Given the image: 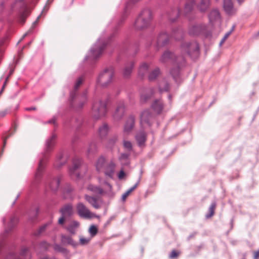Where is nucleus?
I'll list each match as a JSON object with an SVG mask.
<instances>
[{
	"label": "nucleus",
	"mask_w": 259,
	"mask_h": 259,
	"mask_svg": "<svg viewBox=\"0 0 259 259\" xmlns=\"http://www.w3.org/2000/svg\"><path fill=\"white\" fill-rule=\"evenodd\" d=\"M209 22L212 25H219L220 24V16L219 11L217 10L212 11L209 15Z\"/></svg>",
	"instance_id": "obj_14"
},
{
	"label": "nucleus",
	"mask_w": 259,
	"mask_h": 259,
	"mask_svg": "<svg viewBox=\"0 0 259 259\" xmlns=\"http://www.w3.org/2000/svg\"><path fill=\"white\" fill-rule=\"evenodd\" d=\"M49 122V123L55 124V119H52V120H50Z\"/></svg>",
	"instance_id": "obj_59"
},
{
	"label": "nucleus",
	"mask_w": 259,
	"mask_h": 259,
	"mask_svg": "<svg viewBox=\"0 0 259 259\" xmlns=\"http://www.w3.org/2000/svg\"><path fill=\"white\" fill-rule=\"evenodd\" d=\"M210 5V0H201L199 8L201 11H205Z\"/></svg>",
	"instance_id": "obj_30"
},
{
	"label": "nucleus",
	"mask_w": 259,
	"mask_h": 259,
	"mask_svg": "<svg viewBox=\"0 0 259 259\" xmlns=\"http://www.w3.org/2000/svg\"><path fill=\"white\" fill-rule=\"evenodd\" d=\"M22 1H23V0H16L15 4H16V3H20V5L21 6V4H22Z\"/></svg>",
	"instance_id": "obj_58"
},
{
	"label": "nucleus",
	"mask_w": 259,
	"mask_h": 259,
	"mask_svg": "<svg viewBox=\"0 0 259 259\" xmlns=\"http://www.w3.org/2000/svg\"><path fill=\"white\" fill-rule=\"evenodd\" d=\"M122 157H125V158H126L127 157V155H126V154H122Z\"/></svg>",
	"instance_id": "obj_62"
},
{
	"label": "nucleus",
	"mask_w": 259,
	"mask_h": 259,
	"mask_svg": "<svg viewBox=\"0 0 259 259\" xmlns=\"http://www.w3.org/2000/svg\"><path fill=\"white\" fill-rule=\"evenodd\" d=\"M8 112V111L7 110H5L0 111V117H5L7 115Z\"/></svg>",
	"instance_id": "obj_50"
},
{
	"label": "nucleus",
	"mask_w": 259,
	"mask_h": 259,
	"mask_svg": "<svg viewBox=\"0 0 259 259\" xmlns=\"http://www.w3.org/2000/svg\"><path fill=\"white\" fill-rule=\"evenodd\" d=\"M152 107L156 112L160 113L163 109V105L160 100H155L153 103Z\"/></svg>",
	"instance_id": "obj_24"
},
{
	"label": "nucleus",
	"mask_w": 259,
	"mask_h": 259,
	"mask_svg": "<svg viewBox=\"0 0 259 259\" xmlns=\"http://www.w3.org/2000/svg\"><path fill=\"white\" fill-rule=\"evenodd\" d=\"M108 132V125L106 124H104L99 128V134L101 137H105L107 134Z\"/></svg>",
	"instance_id": "obj_32"
},
{
	"label": "nucleus",
	"mask_w": 259,
	"mask_h": 259,
	"mask_svg": "<svg viewBox=\"0 0 259 259\" xmlns=\"http://www.w3.org/2000/svg\"><path fill=\"white\" fill-rule=\"evenodd\" d=\"M82 82H83V78H82V77H79V78L77 79V81H76V83H75V85H74V90H77V89H78V88L80 86V85L82 84Z\"/></svg>",
	"instance_id": "obj_44"
},
{
	"label": "nucleus",
	"mask_w": 259,
	"mask_h": 259,
	"mask_svg": "<svg viewBox=\"0 0 259 259\" xmlns=\"http://www.w3.org/2000/svg\"><path fill=\"white\" fill-rule=\"evenodd\" d=\"M81 167L82 168L86 169L85 166L81 165V161L79 159H75L73 161L72 166L69 169V172L71 175H75L77 178H79L82 177L80 174H78L77 171L78 168Z\"/></svg>",
	"instance_id": "obj_10"
},
{
	"label": "nucleus",
	"mask_w": 259,
	"mask_h": 259,
	"mask_svg": "<svg viewBox=\"0 0 259 259\" xmlns=\"http://www.w3.org/2000/svg\"><path fill=\"white\" fill-rule=\"evenodd\" d=\"M11 135H12V134H10L8 135L7 136H6L5 138H4V139H3V149H2V152H3L4 147L6 145L7 139H9L11 136Z\"/></svg>",
	"instance_id": "obj_46"
},
{
	"label": "nucleus",
	"mask_w": 259,
	"mask_h": 259,
	"mask_svg": "<svg viewBox=\"0 0 259 259\" xmlns=\"http://www.w3.org/2000/svg\"><path fill=\"white\" fill-rule=\"evenodd\" d=\"M224 9L225 11L229 15L235 13V10L233 8L232 0H224Z\"/></svg>",
	"instance_id": "obj_15"
},
{
	"label": "nucleus",
	"mask_w": 259,
	"mask_h": 259,
	"mask_svg": "<svg viewBox=\"0 0 259 259\" xmlns=\"http://www.w3.org/2000/svg\"><path fill=\"white\" fill-rule=\"evenodd\" d=\"M154 91L153 89L147 90L145 93L142 94L141 96L142 101H146L148 99L150 98L153 94Z\"/></svg>",
	"instance_id": "obj_31"
},
{
	"label": "nucleus",
	"mask_w": 259,
	"mask_h": 259,
	"mask_svg": "<svg viewBox=\"0 0 259 259\" xmlns=\"http://www.w3.org/2000/svg\"><path fill=\"white\" fill-rule=\"evenodd\" d=\"M8 80V77L6 78V81H5V83H4V85H3V88H2V89L1 91L0 92V95H1V94H2V93L3 92V90L4 89L5 87V85H6V83H7V82Z\"/></svg>",
	"instance_id": "obj_55"
},
{
	"label": "nucleus",
	"mask_w": 259,
	"mask_h": 259,
	"mask_svg": "<svg viewBox=\"0 0 259 259\" xmlns=\"http://www.w3.org/2000/svg\"><path fill=\"white\" fill-rule=\"evenodd\" d=\"M28 33H26L25 34H24L22 38V39H23L27 35Z\"/></svg>",
	"instance_id": "obj_63"
},
{
	"label": "nucleus",
	"mask_w": 259,
	"mask_h": 259,
	"mask_svg": "<svg viewBox=\"0 0 259 259\" xmlns=\"http://www.w3.org/2000/svg\"><path fill=\"white\" fill-rule=\"evenodd\" d=\"M96 149V146L94 144H92L90 145L89 148L88 149V152L91 153L93 152Z\"/></svg>",
	"instance_id": "obj_47"
},
{
	"label": "nucleus",
	"mask_w": 259,
	"mask_h": 259,
	"mask_svg": "<svg viewBox=\"0 0 259 259\" xmlns=\"http://www.w3.org/2000/svg\"><path fill=\"white\" fill-rule=\"evenodd\" d=\"M83 103H81V105H80V107H82L84 103L86 102L87 101V97H86V93H84V95H83Z\"/></svg>",
	"instance_id": "obj_54"
},
{
	"label": "nucleus",
	"mask_w": 259,
	"mask_h": 259,
	"mask_svg": "<svg viewBox=\"0 0 259 259\" xmlns=\"http://www.w3.org/2000/svg\"><path fill=\"white\" fill-rule=\"evenodd\" d=\"M149 69V65L146 63H143L140 66L139 74L141 76H144L147 72Z\"/></svg>",
	"instance_id": "obj_29"
},
{
	"label": "nucleus",
	"mask_w": 259,
	"mask_h": 259,
	"mask_svg": "<svg viewBox=\"0 0 259 259\" xmlns=\"http://www.w3.org/2000/svg\"><path fill=\"white\" fill-rule=\"evenodd\" d=\"M76 210L78 215L83 218L91 219L97 217L96 215L92 212L82 203L79 202L76 205Z\"/></svg>",
	"instance_id": "obj_6"
},
{
	"label": "nucleus",
	"mask_w": 259,
	"mask_h": 259,
	"mask_svg": "<svg viewBox=\"0 0 259 259\" xmlns=\"http://www.w3.org/2000/svg\"><path fill=\"white\" fill-rule=\"evenodd\" d=\"M123 146L128 151H131L132 150V144L131 142L127 141H123Z\"/></svg>",
	"instance_id": "obj_41"
},
{
	"label": "nucleus",
	"mask_w": 259,
	"mask_h": 259,
	"mask_svg": "<svg viewBox=\"0 0 259 259\" xmlns=\"http://www.w3.org/2000/svg\"><path fill=\"white\" fill-rule=\"evenodd\" d=\"M66 217H63V215L62 216V217H61L59 220H58V223L60 225H62L64 223V221H65V218Z\"/></svg>",
	"instance_id": "obj_53"
},
{
	"label": "nucleus",
	"mask_w": 259,
	"mask_h": 259,
	"mask_svg": "<svg viewBox=\"0 0 259 259\" xmlns=\"http://www.w3.org/2000/svg\"><path fill=\"white\" fill-rule=\"evenodd\" d=\"M125 113V105L123 102H119L117 105L115 111L113 114V117L116 120L120 119L124 115Z\"/></svg>",
	"instance_id": "obj_11"
},
{
	"label": "nucleus",
	"mask_w": 259,
	"mask_h": 259,
	"mask_svg": "<svg viewBox=\"0 0 259 259\" xmlns=\"http://www.w3.org/2000/svg\"><path fill=\"white\" fill-rule=\"evenodd\" d=\"M135 122V117L133 115H130L127 118L123 127V134L127 136L133 131Z\"/></svg>",
	"instance_id": "obj_8"
},
{
	"label": "nucleus",
	"mask_w": 259,
	"mask_h": 259,
	"mask_svg": "<svg viewBox=\"0 0 259 259\" xmlns=\"http://www.w3.org/2000/svg\"><path fill=\"white\" fill-rule=\"evenodd\" d=\"M108 162H106L105 159L103 157H100L96 162V167L97 171L99 172L103 171Z\"/></svg>",
	"instance_id": "obj_19"
},
{
	"label": "nucleus",
	"mask_w": 259,
	"mask_h": 259,
	"mask_svg": "<svg viewBox=\"0 0 259 259\" xmlns=\"http://www.w3.org/2000/svg\"><path fill=\"white\" fill-rule=\"evenodd\" d=\"M125 173L123 170H121L118 174V178L119 179H122L124 177Z\"/></svg>",
	"instance_id": "obj_52"
},
{
	"label": "nucleus",
	"mask_w": 259,
	"mask_h": 259,
	"mask_svg": "<svg viewBox=\"0 0 259 259\" xmlns=\"http://www.w3.org/2000/svg\"><path fill=\"white\" fill-rule=\"evenodd\" d=\"M195 4V2L194 0H189L185 5L184 8V13L186 14L191 12Z\"/></svg>",
	"instance_id": "obj_28"
},
{
	"label": "nucleus",
	"mask_w": 259,
	"mask_h": 259,
	"mask_svg": "<svg viewBox=\"0 0 259 259\" xmlns=\"http://www.w3.org/2000/svg\"><path fill=\"white\" fill-rule=\"evenodd\" d=\"M226 39H224V38H223L220 42V45H222L226 41Z\"/></svg>",
	"instance_id": "obj_60"
},
{
	"label": "nucleus",
	"mask_w": 259,
	"mask_h": 259,
	"mask_svg": "<svg viewBox=\"0 0 259 259\" xmlns=\"http://www.w3.org/2000/svg\"><path fill=\"white\" fill-rule=\"evenodd\" d=\"M63 217H70L73 213V209L71 204H67L64 205L60 210Z\"/></svg>",
	"instance_id": "obj_16"
},
{
	"label": "nucleus",
	"mask_w": 259,
	"mask_h": 259,
	"mask_svg": "<svg viewBox=\"0 0 259 259\" xmlns=\"http://www.w3.org/2000/svg\"><path fill=\"white\" fill-rule=\"evenodd\" d=\"M134 67V63L131 62L130 64L127 65L124 70L123 74L124 77H128L132 73V70Z\"/></svg>",
	"instance_id": "obj_26"
},
{
	"label": "nucleus",
	"mask_w": 259,
	"mask_h": 259,
	"mask_svg": "<svg viewBox=\"0 0 259 259\" xmlns=\"http://www.w3.org/2000/svg\"><path fill=\"white\" fill-rule=\"evenodd\" d=\"M46 227V226H44L42 227H41L40 229H39V233H41V232H42L45 230V228Z\"/></svg>",
	"instance_id": "obj_56"
},
{
	"label": "nucleus",
	"mask_w": 259,
	"mask_h": 259,
	"mask_svg": "<svg viewBox=\"0 0 259 259\" xmlns=\"http://www.w3.org/2000/svg\"><path fill=\"white\" fill-rule=\"evenodd\" d=\"M152 18V13L150 10H143L135 21L134 24L135 29L142 30L147 28L151 24Z\"/></svg>",
	"instance_id": "obj_2"
},
{
	"label": "nucleus",
	"mask_w": 259,
	"mask_h": 259,
	"mask_svg": "<svg viewBox=\"0 0 259 259\" xmlns=\"http://www.w3.org/2000/svg\"><path fill=\"white\" fill-rule=\"evenodd\" d=\"M136 139L139 146H144L146 141V133L143 131L138 133L136 136Z\"/></svg>",
	"instance_id": "obj_18"
},
{
	"label": "nucleus",
	"mask_w": 259,
	"mask_h": 259,
	"mask_svg": "<svg viewBox=\"0 0 259 259\" xmlns=\"http://www.w3.org/2000/svg\"><path fill=\"white\" fill-rule=\"evenodd\" d=\"M98 231V230L97 227L95 225L91 226L89 230V232L91 234V237L95 236L97 234Z\"/></svg>",
	"instance_id": "obj_40"
},
{
	"label": "nucleus",
	"mask_w": 259,
	"mask_h": 259,
	"mask_svg": "<svg viewBox=\"0 0 259 259\" xmlns=\"http://www.w3.org/2000/svg\"><path fill=\"white\" fill-rule=\"evenodd\" d=\"M13 70H11L10 73V75H11L13 73Z\"/></svg>",
	"instance_id": "obj_64"
},
{
	"label": "nucleus",
	"mask_w": 259,
	"mask_h": 259,
	"mask_svg": "<svg viewBox=\"0 0 259 259\" xmlns=\"http://www.w3.org/2000/svg\"><path fill=\"white\" fill-rule=\"evenodd\" d=\"M226 39H224V38H223L220 42V45H222L226 41Z\"/></svg>",
	"instance_id": "obj_61"
},
{
	"label": "nucleus",
	"mask_w": 259,
	"mask_h": 259,
	"mask_svg": "<svg viewBox=\"0 0 259 259\" xmlns=\"http://www.w3.org/2000/svg\"><path fill=\"white\" fill-rule=\"evenodd\" d=\"M79 223L76 221H72L67 227L68 231L71 234L75 233L76 229L79 227Z\"/></svg>",
	"instance_id": "obj_25"
},
{
	"label": "nucleus",
	"mask_w": 259,
	"mask_h": 259,
	"mask_svg": "<svg viewBox=\"0 0 259 259\" xmlns=\"http://www.w3.org/2000/svg\"><path fill=\"white\" fill-rule=\"evenodd\" d=\"M56 139V136L54 134L51 136V137L48 140L47 142L46 149L45 155L44 156V158H41L38 164V167L37 169L35 175V179L36 181H38L40 179L43 170L45 168L46 160L47 159L46 153L49 152L52 149V148L55 145Z\"/></svg>",
	"instance_id": "obj_1"
},
{
	"label": "nucleus",
	"mask_w": 259,
	"mask_h": 259,
	"mask_svg": "<svg viewBox=\"0 0 259 259\" xmlns=\"http://www.w3.org/2000/svg\"><path fill=\"white\" fill-rule=\"evenodd\" d=\"M234 29V27H233L230 31L228 32L227 33H226L225 34V35H224V36L223 37V38H224V39H227L228 38V37L230 36V35L231 34V33L233 31Z\"/></svg>",
	"instance_id": "obj_49"
},
{
	"label": "nucleus",
	"mask_w": 259,
	"mask_h": 259,
	"mask_svg": "<svg viewBox=\"0 0 259 259\" xmlns=\"http://www.w3.org/2000/svg\"><path fill=\"white\" fill-rule=\"evenodd\" d=\"M162 63H166L169 61H176L178 63H182L184 61V57L176 58L175 56L169 51L165 52L160 59Z\"/></svg>",
	"instance_id": "obj_7"
},
{
	"label": "nucleus",
	"mask_w": 259,
	"mask_h": 259,
	"mask_svg": "<svg viewBox=\"0 0 259 259\" xmlns=\"http://www.w3.org/2000/svg\"><path fill=\"white\" fill-rule=\"evenodd\" d=\"M26 110H27V111L36 110V108L35 107L27 108L26 109Z\"/></svg>",
	"instance_id": "obj_57"
},
{
	"label": "nucleus",
	"mask_w": 259,
	"mask_h": 259,
	"mask_svg": "<svg viewBox=\"0 0 259 259\" xmlns=\"http://www.w3.org/2000/svg\"><path fill=\"white\" fill-rule=\"evenodd\" d=\"M17 222V218L15 217H13L10 219V221L9 225V227L11 229L14 226L16 223Z\"/></svg>",
	"instance_id": "obj_43"
},
{
	"label": "nucleus",
	"mask_w": 259,
	"mask_h": 259,
	"mask_svg": "<svg viewBox=\"0 0 259 259\" xmlns=\"http://www.w3.org/2000/svg\"><path fill=\"white\" fill-rule=\"evenodd\" d=\"M105 47V45L102 44L101 45L97 46L91 50V53L94 58L96 59L99 57L102 53L103 50Z\"/></svg>",
	"instance_id": "obj_17"
},
{
	"label": "nucleus",
	"mask_w": 259,
	"mask_h": 259,
	"mask_svg": "<svg viewBox=\"0 0 259 259\" xmlns=\"http://www.w3.org/2000/svg\"><path fill=\"white\" fill-rule=\"evenodd\" d=\"M199 46L196 42H184L182 45L181 51L187 56L193 57L196 56L198 53Z\"/></svg>",
	"instance_id": "obj_4"
},
{
	"label": "nucleus",
	"mask_w": 259,
	"mask_h": 259,
	"mask_svg": "<svg viewBox=\"0 0 259 259\" xmlns=\"http://www.w3.org/2000/svg\"><path fill=\"white\" fill-rule=\"evenodd\" d=\"M169 37L167 33H162L159 34L157 40V45L159 47L165 45L168 41Z\"/></svg>",
	"instance_id": "obj_21"
},
{
	"label": "nucleus",
	"mask_w": 259,
	"mask_h": 259,
	"mask_svg": "<svg viewBox=\"0 0 259 259\" xmlns=\"http://www.w3.org/2000/svg\"><path fill=\"white\" fill-rule=\"evenodd\" d=\"M54 248L55 250L59 251V252H63L65 251V248H64L63 247H62V246H61L60 245H58V244H55L54 245Z\"/></svg>",
	"instance_id": "obj_45"
},
{
	"label": "nucleus",
	"mask_w": 259,
	"mask_h": 259,
	"mask_svg": "<svg viewBox=\"0 0 259 259\" xmlns=\"http://www.w3.org/2000/svg\"><path fill=\"white\" fill-rule=\"evenodd\" d=\"M84 198L95 208L99 209L101 207L97 198L85 195Z\"/></svg>",
	"instance_id": "obj_20"
},
{
	"label": "nucleus",
	"mask_w": 259,
	"mask_h": 259,
	"mask_svg": "<svg viewBox=\"0 0 259 259\" xmlns=\"http://www.w3.org/2000/svg\"><path fill=\"white\" fill-rule=\"evenodd\" d=\"M180 254V252L177 251L176 250H172L169 254V257L170 258H177Z\"/></svg>",
	"instance_id": "obj_42"
},
{
	"label": "nucleus",
	"mask_w": 259,
	"mask_h": 259,
	"mask_svg": "<svg viewBox=\"0 0 259 259\" xmlns=\"http://www.w3.org/2000/svg\"><path fill=\"white\" fill-rule=\"evenodd\" d=\"M202 30V26L200 25H196L193 26L190 30V33L194 35L198 34Z\"/></svg>",
	"instance_id": "obj_36"
},
{
	"label": "nucleus",
	"mask_w": 259,
	"mask_h": 259,
	"mask_svg": "<svg viewBox=\"0 0 259 259\" xmlns=\"http://www.w3.org/2000/svg\"><path fill=\"white\" fill-rule=\"evenodd\" d=\"M216 205H217L215 202H213L211 204L209 208L208 213L206 215V217L207 218H210L213 215L216 208Z\"/></svg>",
	"instance_id": "obj_34"
},
{
	"label": "nucleus",
	"mask_w": 259,
	"mask_h": 259,
	"mask_svg": "<svg viewBox=\"0 0 259 259\" xmlns=\"http://www.w3.org/2000/svg\"><path fill=\"white\" fill-rule=\"evenodd\" d=\"M180 14V11L178 9L171 10L168 12L167 15L168 19L172 22L176 21Z\"/></svg>",
	"instance_id": "obj_22"
},
{
	"label": "nucleus",
	"mask_w": 259,
	"mask_h": 259,
	"mask_svg": "<svg viewBox=\"0 0 259 259\" xmlns=\"http://www.w3.org/2000/svg\"><path fill=\"white\" fill-rule=\"evenodd\" d=\"M254 259H258L259 258V250L253 252Z\"/></svg>",
	"instance_id": "obj_51"
},
{
	"label": "nucleus",
	"mask_w": 259,
	"mask_h": 259,
	"mask_svg": "<svg viewBox=\"0 0 259 259\" xmlns=\"http://www.w3.org/2000/svg\"><path fill=\"white\" fill-rule=\"evenodd\" d=\"M114 71L112 68L105 69L101 72L97 79V83L99 86L106 87L112 81Z\"/></svg>",
	"instance_id": "obj_3"
},
{
	"label": "nucleus",
	"mask_w": 259,
	"mask_h": 259,
	"mask_svg": "<svg viewBox=\"0 0 259 259\" xmlns=\"http://www.w3.org/2000/svg\"><path fill=\"white\" fill-rule=\"evenodd\" d=\"M30 255L29 250L26 247H22L19 256L15 254L9 255L6 259H29Z\"/></svg>",
	"instance_id": "obj_12"
},
{
	"label": "nucleus",
	"mask_w": 259,
	"mask_h": 259,
	"mask_svg": "<svg viewBox=\"0 0 259 259\" xmlns=\"http://www.w3.org/2000/svg\"><path fill=\"white\" fill-rule=\"evenodd\" d=\"M115 168V163L113 161H110L107 163L103 172L106 176L112 179L114 175Z\"/></svg>",
	"instance_id": "obj_13"
},
{
	"label": "nucleus",
	"mask_w": 259,
	"mask_h": 259,
	"mask_svg": "<svg viewBox=\"0 0 259 259\" xmlns=\"http://www.w3.org/2000/svg\"><path fill=\"white\" fill-rule=\"evenodd\" d=\"M160 71L158 68H155L152 70L149 75V79L150 80L155 79L159 74Z\"/></svg>",
	"instance_id": "obj_35"
},
{
	"label": "nucleus",
	"mask_w": 259,
	"mask_h": 259,
	"mask_svg": "<svg viewBox=\"0 0 259 259\" xmlns=\"http://www.w3.org/2000/svg\"><path fill=\"white\" fill-rule=\"evenodd\" d=\"M195 4V2L194 0H189L185 5L184 8V13L186 14L191 12Z\"/></svg>",
	"instance_id": "obj_27"
},
{
	"label": "nucleus",
	"mask_w": 259,
	"mask_h": 259,
	"mask_svg": "<svg viewBox=\"0 0 259 259\" xmlns=\"http://www.w3.org/2000/svg\"><path fill=\"white\" fill-rule=\"evenodd\" d=\"M106 112V104L104 102H96L94 103L92 109V114L95 119L105 115Z\"/></svg>",
	"instance_id": "obj_5"
},
{
	"label": "nucleus",
	"mask_w": 259,
	"mask_h": 259,
	"mask_svg": "<svg viewBox=\"0 0 259 259\" xmlns=\"http://www.w3.org/2000/svg\"><path fill=\"white\" fill-rule=\"evenodd\" d=\"M62 242L65 244H69L74 247L77 246L78 243L74 241L73 239L69 236L62 235Z\"/></svg>",
	"instance_id": "obj_23"
},
{
	"label": "nucleus",
	"mask_w": 259,
	"mask_h": 259,
	"mask_svg": "<svg viewBox=\"0 0 259 259\" xmlns=\"http://www.w3.org/2000/svg\"><path fill=\"white\" fill-rule=\"evenodd\" d=\"M88 189L92 192H94L95 193H97L98 194H102L103 192V190L102 189H101L100 188L95 187L94 186L92 185H90L88 187Z\"/></svg>",
	"instance_id": "obj_39"
},
{
	"label": "nucleus",
	"mask_w": 259,
	"mask_h": 259,
	"mask_svg": "<svg viewBox=\"0 0 259 259\" xmlns=\"http://www.w3.org/2000/svg\"><path fill=\"white\" fill-rule=\"evenodd\" d=\"M153 118L152 114L149 110H146L143 111L141 114V124L142 126L147 125L150 126L151 121Z\"/></svg>",
	"instance_id": "obj_9"
},
{
	"label": "nucleus",
	"mask_w": 259,
	"mask_h": 259,
	"mask_svg": "<svg viewBox=\"0 0 259 259\" xmlns=\"http://www.w3.org/2000/svg\"><path fill=\"white\" fill-rule=\"evenodd\" d=\"M49 246L50 245L46 242H42L40 244V247L45 250L49 248Z\"/></svg>",
	"instance_id": "obj_48"
},
{
	"label": "nucleus",
	"mask_w": 259,
	"mask_h": 259,
	"mask_svg": "<svg viewBox=\"0 0 259 259\" xmlns=\"http://www.w3.org/2000/svg\"><path fill=\"white\" fill-rule=\"evenodd\" d=\"M60 182V179L57 178L52 181L50 184V188L53 191H56L59 187Z\"/></svg>",
	"instance_id": "obj_33"
},
{
	"label": "nucleus",
	"mask_w": 259,
	"mask_h": 259,
	"mask_svg": "<svg viewBox=\"0 0 259 259\" xmlns=\"http://www.w3.org/2000/svg\"><path fill=\"white\" fill-rule=\"evenodd\" d=\"M91 239L90 237H85L83 236H79V244L81 245H85L89 243Z\"/></svg>",
	"instance_id": "obj_37"
},
{
	"label": "nucleus",
	"mask_w": 259,
	"mask_h": 259,
	"mask_svg": "<svg viewBox=\"0 0 259 259\" xmlns=\"http://www.w3.org/2000/svg\"><path fill=\"white\" fill-rule=\"evenodd\" d=\"M138 184H135L133 187L131 188L126 192H125L122 196V199L125 201L128 195L137 187Z\"/></svg>",
	"instance_id": "obj_38"
}]
</instances>
